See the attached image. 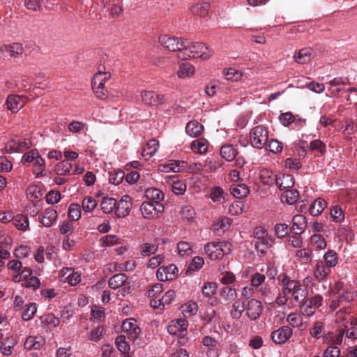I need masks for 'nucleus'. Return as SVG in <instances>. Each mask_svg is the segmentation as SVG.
Returning <instances> with one entry per match:
<instances>
[{
  "instance_id": "obj_1",
  "label": "nucleus",
  "mask_w": 357,
  "mask_h": 357,
  "mask_svg": "<svg viewBox=\"0 0 357 357\" xmlns=\"http://www.w3.org/2000/svg\"><path fill=\"white\" fill-rule=\"evenodd\" d=\"M277 279L282 293L291 296L295 304L300 305L304 301L306 293L299 281L290 279L285 273L278 275Z\"/></svg>"
},
{
  "instance_id": "obj_2",
  "label": "nucleus",
  "mask_w": 357,
  "mask_h": 357,
  "mask_svg": "<svg viewBox=\"0 0 357 357\" xmlns=\"http://www.w3.org/2000/svg\"><path fill=\"white\" fill-rule=\"evenodd\" d=\"M185 43H186L185 42ZM182 52V59L201 58L206 60L209 59L213 54V50H209L208 47L202 43H192L188 45L185 44Z\"/></svg>"
},
{
  "instance_id": "obj_3",
  "label": "nucleus",
  "mask_w": 357,
  "mask_h": 357,
  "mask_svg": "<svg viewBox=\"0 0 357 357\" xmlns=\"http://www.w3.org/2000/svg\"><path fill=\"white\" fill-rule=\"evenodd\" d=\"M231 250V244L225 242H210L204 245V251L211 260H218L228 255Z\"/></svg>"
},
{
  "instance_id": "obj_4",
  "label": "nucleus",
  "mask_w": 357,
  "mask_h": 357,
  "mask_svg": "<svg viewBox=\"0 0 357 357\" xmlns=\"http://www.w3.org/2000/svg\"><path fill=\"white\" fill-rule=\"evenodd\" d=\"M12 280L15 282H22V287L25 288H31L36 291L40 285V280L33 275V271L29 267H24L22 270L13 276Z\"/></svg>"
},
{
  "instance_id": "obj_5",
  "label": "nucleus",
  "mask_w": 357,
  "mask_h": 357,
  "mask_svg": "<svg viewBox=\"0 0 357 357\" xmlns=\"http://www.w3.org/2000/svg\"><path fill=\"white\" fill-rule=\"evenodd\" d=\"M250 284L259 293L261 298L268 297L271 294V287L266 282V275L256 272L250 275Z\"/></svg>"
},
{
  "instance_id": "obj_6",
  "label": "nucleus",
  "mask_w": 357,
  "mask_h": 357,
  "mask_svg": "<svg viewBox=\"0 0 357 357\" xmlns=\"http://www.w3.org/2000/svg\"><path fill=\"white\" fill-rule=\"evenodd\" d=\"M250 141L252 147L261 149L268 142V134L263 126H257L250 132Z\"/></svg>"
},
{
  "instance_id": "obj_7",
  "label": "nucleus",
  "mask_w": 357,
  "mask_h": 357,
  "mask_svg": "<svg viewBox=\"0 0 357 357\" xmlns=\"http://www.w3.org/2000/svg\"><path fill=\"white\" fill-rule=\"evenodd\" d=\"M159 42L169 51L178 52V56L181 59L185 40L165 35L159 38Z\"/></svg>"
},
{
  "instance_id": "obj_8",
  "label": "nucleus",
  "mask_w": 357,
  "mask_h": 357,
  "mask_svg": "<svg viewBox=\"0 0 357 357\" xmlns=\"http://www.w3.org/2000/svg\"><path fill=\"white\" fill-rule=\"evenodd\" d=\"M322 303L323 297L317 294L308 298H305L304 301L298 305L303 315L311 317L315 313L316 310L322 305Z\"/></svg>"
},
{
  "instance_id": "obj_9",
  "label": "nucleus",
  "mask_w": 357,
  "mask_h": 357,
  "mask_svg": "<svg viewBox=\"0 0 357 357\" xmlns=\"http://www.w3.org/2000/svg\"><path fill=\"white\" fill-rule=\"evenodd\" d=\"M140 211L142 216L146 219H154L158 218L164 211L162 204H155L151 202L145 201L141 206Z\"/></svg>"
},
{
  "instance_id": "obj_10",
  "label": "nucleus",
  "mask_w": 357,
  "mask_h": 357,
  "mask_svg": "<svg viewBox=\"0 0 357 357\" xmlns=\"http://www.w3.org/2000/svg\"><path fill=\"white\" fill-rule=\"evenodd\" d=\"M264 307L260 301L252 298L245 305V315L251 321L257 320L262 314Z\"/></svg>"
},
{
  "instance_id": "obj_11",
  "label": "nucleus",
  "mask_w": 357,
  "mask_h": 357,
  "mask_svg": "<svg viewBox=\"0 0 357 357\" xmlns=\"http://www.w3.org/2000/svg\"><path fill=\"white\" fill-rule=\"evenodd\" d=\"M293 330L289 326H283L272 331L271 334V340L278 345L285 344L292 336Z\"/></svg>"
},
{
  "instance_id": "obj_12",
  "label": "nucleus",
  "mask_w": 357,
  "mask_h": 357,
  "mask_svg": "<svg viewBox=\"0 0 357 357\" xmlns=\"http://www.w3.org/2000/svg\"><path fill=\"white\" fill-rule=\"evenodd\" d=\"M122 330L131 341H135L142 333V330L135 319H127L123 321Z\"/></svg>"
},
{
  "instance_id": "obj_13",
  "label": "nucleus",
  "mask_w": 357,
  "mask_h": 357,
  "mask_svg": "<svg viewBox=\"0 0 357 357\" xmlns=\"http://www.w3.org/2000/svg\"><path fill=\"white\" fill-rule=\"evenodd\" d=\"M132 206L131 197L127 195H123L119 202L116 201L115 215L118 218L127 216L131 210Z\"/></svg>"
},
{
  "instance_id": "obj_14",
  "label": "nucleus",
  "mask_w": 357,
  "mask_h": 357,
  "mask_svg": "<svg viewBox=\"0 0 357 357\" xmlns=\"http://www.w3.org/2000/svg\"><path fill=\"white\" fill-rule=\"evenodd\" d=\"M178 275V268L174 264L160 267L156 272L157 278L160 281L174 280Z\"/></svg>"
},
{
  "instance_id": "obj_15",
  "label": "nucleus",
  "mask_w": 357,
  "mask_h": 357,
  "mask_svg": "<svg viewBox=\"0 0 357 357\" xmlns=\"http://www.w3.org/2000/svg\"><path fill=\"white\" fill-rule=\"evenodd\" d=\"M58 213L56 210L52 207H47L44 209L38 217V222L44 227H50L56 221Z\"/></svg>"
},
{
  "instance_id": "obj_16",
  "label": "nucleus",
  "mask_w": 357,
  "mask_h": 357,
  "mask_svg": "<svg viewBox=\"0 0 357 357\" xmlns=\"http://www.w3.org/2000/svg\"><path fill=\"white\" fill-rule=\"evenodd\" d=\"M141 98L144 103L149 106H156L165 102L164 96L153 91H142Z\"/></svg>"
},
{
  "instance_id": "obj_17",
  "label": "nucleus",
  "mask_w": 357,
  "mask_h": 357,
  "mask_svg": "<svg viewBox=\"0 0 357 357\" xmlns=\"http://www.w3.org/2000/svg\"><path fill=\"white\" fill-rule=\"evenodd\" d=\"M26 101L25 96L10 95L6 100L7 108L13 113L17 112L25 105Z\"/></svg>"
},
{
  "instance_id": "obj_18",
  "label": "nucleus",
  "mask_w": 357,
  "mask_h": 357,
  "mask_svg": "<svg viewBox=\"0 0 357 357\" xmlns=\"http://www.w3.org/2000/svg\"><path fill=\"white\" fill-rule=\"evenodd\" d=\"M314 56V52L310 47H304L294 55V61L299 64L308 63Z\"/></svg>"
},
{
  "instance_id": "obj_19",
  "label": "nucleus",
  "mask_w": 357,
  "mask_h": 357,
  "mask_svg": "<svg viewBox=\"0 0 357 357\" xmlns=\"http://www.w3.org/2000/svg\"><path fill=\"white\" fill-rule=\"evenodd\" d=\"M31 142L28 139H10L6 144V148L11 152H22L30 147Z\"/></svg>"
},
{
  "instance_id": "obj_20",
  "label": "nucleus",
  "mask_w": 357,
  "mask_h": 357,
  "mask_svg": "<svg viewBox=\"0 0 357 357\" xmlns=\"http://www.w3.org/2000/svg\"><path fill=\"white\" fill-rule=\"evenodd\" d=\"M61 276L71 286L76 285L81 281V275L72 268H62L61 271Z\"/></svg>"
},
{
  "instance_id": "obj_21",
  "label": "nucleus",
  "mask_w": 357,
  "mask_h": 357,
  "mask_svg": "<svg viewBox=\"0 0 357 357\" xmlns=\"http://www.w3.org/2000/svg\"><path fill=\"white\" fill-rule=\"evenodd\" d=\"M45 344V340L42 336H29L26 338L24 347L26 349H40Z\"/></svg>"
},
{
  "instance_id": "obj_22",
  "label": "nucleus",
  "mask_w": 357,
  "mask_h": 357,
  "mask_svg": "<svg viewBox=\"0 0 357 357\" xmlns=\"http://www.w3.org/2000/svg\"><path fill=\"white\" fill-rule=\"evenodd\" d=\"M331 270L324 264V262L318 261L313 271L314 278L319 281L324 280L330 274Z\"/></svg>"
},
{
  "instance_id": "obj_23",
  "label": "nucleus",
  "mask_w": 357,
  "mask_h": 357,
  "mask_svg": "<svg viewBox=\"0 0 357 357\" xmlns=\"http://www.w3.org/2000/svg\"><path fill=\"white\" fill-rule=\"evenodd\" d=\"M292 223V229L295 234H301L307 226V220L304 215L297 214L293 217Z\"/></svg>"
},
{
  "instance_id": "obj_24",
  "label": "nucleus",
  "mask_w": 357,
  "mask_h": 357,
  "mask_svg": "<svg viewBox=\"0 0 357 357\" xmlns=\"http://www.w3.org/2000/svg\"><path fill=\"white\" fill-rule=\"evenodd\" d=\"M230 193L236 198L243 199L250 192L248 187L243 183H236L230 186Z\"/></svg>"
},
{
  "instance_id": "obj_25",
  "label": "nucleus",
  "mask_w": 357,
  "mask_h": 357,
  "mask_svg": "<svg viewBox=\"0 0 357 357\" xmlns=\"http://www.w3.org/2000/svg\"><path fill=\"white\" fill-rule=\"evenodd\" d=\"M4 50L8 52L12 57L22 55L24 52L22 44L17 43H13L8 46H0V59H2Z\"/></svg>"
},
{
  "instance_id": "obj_26",
  "label": "nucleus",
  "mask_w": 357,
  "mask_h": 357,
  "mask_svg": "<svg viewBox=\"0 0 357 357\" xmlns=\"http://www.w3.org/2000/svg\"><path fill=\"white\" fill-rule=\"evenodd\" d=\"M275 184L280 190H289L294 186V178L289 174H282L279 177L277 176Z\"/></svg>"
},
{
  "instance_id": "obj_27",
  "label": "nucleus",
  "mask_w": 357,
  "mask_h": 357,
  "mask_svg": "<svg viewBox=\"0 0 357 357\" xmlns=\"http://www.w3.org/2000/svg\"><path fill=\"white\" fill-rule=\"evenodd\" d=\"M203 130L204 126L195 120L189 121L185 127L186 133L192 137L199 136Z\"/></svg>"
},
{
  "instance_id": "obj_28",
  "label": "nucleus",
  "mask_w": 357,
  "mask_h": 357,
  "mask_svg": "<svg viewBox=\"0 0 357 357\" xmlns=\"http://www.w3.org/2000/svg\"><path fill=\"white\" fill-rule=\"evenodd\" d=\"M110 78V73L107 72H102L100 70L95 74L92 81V89L104 88L105 84L107 80Z\"/></svg>"
},
{
  "instance_id": "obj_29",
  "label": "nucleus",
  "mask_w": 357,
  "mask_h": 357,
  "mask_svg": "<svg viewBox=\"0 0 357 357\" xmlns=\"http://www.w3.org/2000/svg\"><path fill=\"white\" fill-rule=\"evenodd\" d=\"M145 196L149 199L148 202H151L155 204H162L161 202L164 199L163 192L158 188H149L145 191Z\"/></svg>"
},
{
  "instance_id": "obj_30",
  "label": "nucleus",
  "mask_w": 357,
  "mask_h": 357,
  "mask_svg": "<svg viewBox=\"0 0 357 357\" xmlns=\"http://www.w3.org/2000/svg\"><path fill=\"white\" fill-rule=\"evenodd\" d=\"M11 221L13 225L19 230L25 231L29 228V218L22 214L13 216Z\"/></svg>"
},
{
  "instance_id": "obj_31",
  "label": "nucleus",
  "mask_w": 357,
  "mask_h": 357,
  "mask_svg": "<svg viewBox=\"0 0 357 357\" xmlns=\"http://www.w3.org/2000/svg\"><path fill=\"white\" fill-rule=\"evenodd\" d=\"M16 344V339L13 336L6 337L0 347L1 353L4 356H10L12 354V349Z\"/></svg>"
},
{
  "instance_id": "obj_32",
  "label": "nucleus",
  "mask_w": 357,
  "mask_h": 357,
  "mask_svg": "<svg viewBox=\"0 0 357 357\" xmlns=\"http://www.w3.org/2000/svg\"><path fill=\"white\" fill-rule=\"evenodd\" d=\"M220 154L227 161H232L236 158L238 151L231 144H225L220 149Z\"/></svg>"
},
{
  "instance_id": "obj_33",
  "label": "nucleus",
  "mask_w": 357,
  "mask_h": 357,
  "mask_svg": "<svg viewBox=\"0 0 357 357\" xmlns=\"http://www.w3.org/2000/svg\"><path fill=\"white\" fill-rule=\"evenodd\" d=\"M326 205L327 203L324 199L321 198H317L310 205L309 208L310 213L312 216H317L321 214V212L325 209Z\"/></svg>"
},
{
  "instance_id": "obj_34",
  "label": "nucleus",
  "mask_w": 357,
  "mask_h": 357,
  "mask_svg": "<svg viewBox=\"0 0 357 357\" xmlns=\"http://www.w3.org/2000/svg\"><path fill=\"white\" fill-rule=\"evenodd\" d=\"M324 265L328 267L331 270L334 268L338 263V255L333 250H328L324 255Z\"/></svg>"
},
{
  "instance_id": "obj_35",
  "label": "nucleus",
  "mask_w": 357,
  "mask_h": 357,
  "mask_svg": "<svg viewBox=\"0 0 357 357\" xmlns=\"http://www.w3.org/2000/svg\"><path fill=\"white\" fill-rule=\"evenodd\" d=\"M159 148V142L155 139H150L143 148L142 153V156H148V158H151L158 151Z\"/></svg>"
},
{
  "instance_id": "obj_36",
  "label": "nucleus",
  "mask_w": 357,
  "mask_h": 357,
  "mask_svg": "<svg viewBox=\"0 0 357 357\" xmlns=\"http://www.w3.org/2000/svg\"><path fill=\"white\" fill-rule=\"evenodd\" d=\"M127 279L128 278L124 273H117L109 280L108 285L110 288L116 289L124 285Z\"/></svg>"
},
{
  "instance_id": "obj_37",
  "label": "nucleus",
  "mask_w": 357,
  "mask_h": 357,
  "mask_svg": "<svg viewBox=\"0 0 357 357\" xmlns=\"http://www.w3.org/2000/svg\"><path fill=\"white\" fill-rule=\"evenodd\" d=\"M116 207V199L112 197H105L100 204V208L105 214H110L115 212Z\"/></svg>"
},
{
  "instance_id": "obj_38",
  "label": "nucleus",
  "mask_w": 357,
  "mask_h": 357,
  "mask_svg": "<svg viewBox=\"0 0 357 357\" xmlns=\"http://www.w3.org/2000/svg\"><path fill=\"white\" fill-rule=\"evenodd\" d=\"M210 10V4L208 2H199L194 4L191 8V12L194 15L205 17Z\"/></svg>"
},
{
  "instance_id": "obj_39",
  "label": "nucleus",
  "mask_w": 357,
  "mask_h": 357,
  "mask_svg": "<svg viewBox=\"0 0 357 357\" xmlns=\"http://www.w3.org/2000/svg\"><path fill=\"white\" fill-rule=\"evenodd\" d=\"M259 179L264 185H273L275 183L277 176L268 169H262L259 172Z\"/></svg>"
},
{
  "instance_id": "obj_40",
  "label": "nucleus",
  "mask_w": 357,
  "mask_h": 357,
  "mask_svg": "<svg viewBox=\"0 0 357 357\" xmlns=\"http://www.w3.org/2000/svg\"><path fill=\"white\" fill-rule=\"evenodd\" d=\"M195 68L191 63L184 62L180 64L179 69L177 71V75L179 78L184 79L192 75L195 73Z\"/></svg>"
},
{
  "instance_id": "obj_41",
  "label": "nucleus",
  "mask_w": 357,
  "mask_h": 357,
  "mask_svg": "<svg viewBox=\"0 0 357 357\" xmlns=\"http://www.w3.org/2000/svg\"><path fill=\"white\" fill-rule=\"evenodd\" d=\"M190 148L195 153H205L208 149V142L204 139H198L191 143Z\"/></svg>"
},
{
  "instance_id": "obj_42",
  "label": "nucleus",
  "mask_w": 357,
  "mask_h": 357,
  "mask_svg": "<svg viewBox=\"0 0 357 357\" xmlns=\"http://www.w3.org/2000/svg\"><path fill=\"white\" fill-rule=\"evenodd\" d=\"M299 192L297 190H286L281 195V200L288 204H294L298 200Z\"/></svg>"
},
{
  "instance_id": "obj_43",
  "label": "nucleus",
  "mask_w": 357,
  "mask_h": 357,
  "mask_svg": "<svg viewBox=\"0 0 357 357\" xmlns=\"http://www.w3.org/2000/svg\"><path fill=\"white\" fill-rule=\"evenodd\" d=\"M217 284L213 282H204L202 287V293L203 296L207 298H211L216 294Z\"/></svg>"
},
{
  "instance_id": "obj_44",
  "label": "nucleus",
  "mask_w": 357,
  "mask_h": 357,
  "mask_svg": "<svg viewBox=\"0 0 357 357\" xmlns=\"http://www.w3.org/2000/svg\"><path fill=\"white\" fill-rule=\"evenodd\" d=\"M244 311V303L239 300H236L232 303L230 315L233 319H239Z\"/></svg>"
},
{
  "instance_id": "obj_45",
  "label": "nucleus",
  "mask_w": 357,
  "mask_h": 357,
  "mask_svg": "<svg viewBox=\"0 0 357 357\" xmlns=\"http://www.w3.org/2000/svg\"><path fill=\"white\" fill-rule=\"evenodd\" d=\"M177 250L178 254L183 257H190L193 252L190 243L183 241L177 243Z\"/></svg>"
},
{
  "instance_id": "obj_46",
  "label": "nucleus",
  "mask_w": 357,
  "mask_h": 357,
  "mask_svg": "<svg viewBox=\"0 0 357 357\" xmlns=\"http://www.w3.org/2000/svg\"><path fill=\"white\" fill-rule=\"evenodd\" d=\"M33 167V171L37 176H42L45 171V160L39 155L36 159L31 165Z\"/></svg>"
},
{
  "instance_id": "obj_47",
  "label": "nucleus",
  "mask_w": 357,
  "mask_h": 357,
  "mask_svg": "<svg viewBox=\"0 0 357 357\" xmlns=\"http://www.w3.org/2000/svg\"><path fill=\"white\" fill-rule=\"evenodd\" d=\"M198 310V305L195 302H188L181 305L182 314L185 317L195 315Z\"/></svg>"
},
{
  "instance_id": "obj_48",
  "label": "nucleus",
  "mask_w": 357,
  "mask_h": 357,
  "mask_svg": "<svg viewBox=\"0 0 357 357\" xmlns=\"http://www.w3.org/2000/svg\"><path fill=\"white\" fill-rule=\"evenodd\" d=\"M195 211L190 206H185L180 211V215L183 221L191 222L195 217Z\"/></svg>"
},
{
  "instance_id": "obj_49",
  "label": "nucleus",
  "mask_w": 357,
  "mask_h": 357,
  "mask_svg": "<svg viewBox=\"0 0 357 357\" xmlns=\"http://www.w3.org/2000/svg\"><path fill=\"white\" fill-rule=\"evenodd\" d=\"M40 319L42 324L48 327H56L60 323L59 319L51 313L41 316Z\"/></svg>"
},
{
  "instance_id": "obj_50",
  "label": "nucleus",
  "mask_w": 357,
  "mask_h": 357,
  "mask_svg": "<svg viewBox=\"0 0 357 357\" xmlns=\"http://www.w3.org/2000/svg\"><path fill=\"white\" fill-rule=\"evenodd\" d=\"M73 164L67 160L59 162L55 167V171L59 175L70 174Z\"/></svg>"
},
{
  "instance_id": "obj_51",
  "label": "nucleus",
  "mask_w": 357,
  "mask_h": 357,
  "mask_svg": "<svg viewBox=\"0 0 357 357\" xmlns=\"http://www.w3.org/2000/svg\"><path fill=\"white\" fill-rule=\"evenodd\" d=\"M115 344L118 350L122 354H128L130 349L128 342L126 340L124 335H119L116 337Z\"/></svg>"
},
{
  "instance_id": "obj_52",
  "label": "nucleus",
  "mask_w": 357,
  "mask_h": 357,
  "mask_svg": "<svg viewBox=\"0 0 357 357\" xmlns=\"http://www.w3.org/2000/svg\"><path fill=\"white\" fill-rule=\"evenodd\" d=\"M37 311V307L36 303H30L26 304L25 306V309L24 310L22 314V318L24 321H29L31 320L35 315Z\"/></svg>"
},
{
  "instance_id": "obj_53",
  "label": "nucleus",
  "mask_w": 357,
  "mask_h": 357,
  "mask_svg": "<svg viewBox=\"0 0 357 357\" xmlns=\"http://www.w3.org/2000/svg\"><path fill=\"white\" fill-rule=\"evenodd\" d=\"M324 324L321 321H316L310 328L309 333L312 337L315 339H319L321 334L324 333Z\"/></svg>"
},
{
  "instance_id": "obj_54",
  "label": "nucleus",
  "mask_w": 357,
  "mask_h": 357,
  "mask_svg": "<svg viewBox=\"0 0 357 357\" xmlns=\"http://www.w3.org/2000/svg\"><path fill=\"white\" fill-rule=\"evenodd\" d=\"M97 206L96 200L90 196L85 197L82 202V207L84 211L89 213L93 211Z\"/></svg>"
},
{
  "instance_id": "obj_55",
  "label": "nucleus",
  "mask_w": 357,
  "mask_h": 357,
  "mask_svg": "<svg viewBox=\"0 0 357 357\" xmlns=\"http://www.w3.org/2000/svg\"><path fill=\"white\" fill-rule=\"evenodd\" d=\"M184 167V162L181 161H169V163L163 166V171L169 172H179Z\"/></svg>"
},
{
  "instance_id": "obj_56",
  "label": "nucleus",
  "mask_w": 357,
  "mask_h": 357,
  "mask_svg": "<svg viewBox=\"0 0 357 357\" xmlns=\"http://www.w3.org/2000/svg\"><path fill=\"white\" fill-rule=\"evenodd\" d=\"M296 257L303 264H307L311 261L312 259V250L308 248H303L296 251Z\"/></svg>"
},
{
  "instance_id": "obj_57",
  "label": "nucleus",
  "mask_w": 357,
  "mask_h": 357,
  "mask_svg": "<svg viewBox=\"0 0 357 357\" xmlns=\"http://www.w3.org/2000/svg\"><path fill=\"white\" fill-rule=\"evenodd\" d=\"M224 75L225 76L226 79L230 80L232 82H236L241 80L243 77V73L239 72L235 68H228L224 70Z\"/></svg>"
},
{
  "instance_id": "obj_58",
  "label": "nucleus",
  "mask_w": 357,
  "mask_h": 357,
  "mask_svg": "<svg viewBox=\"0 0 357 357\" xmlns=\"http://www.w3.org/2000/svg\"><path fill=\"white\" fill-rule=\"evenodd\" d=\"M310 243L317 249L324 250L326 248L327 243L324 238L320 234H314L310 237Z\"/></svg>"
},
{
  "instance_id": "obj_59",
  "label": "nucleus",
  "mask_w": 357,
  "mask_h": 357,
  "mask_svg": "<svg viewBox=\"0 0 357 357\" xmlns=\"http://www.w3.org/2000/svg\"><path fill=\"white\" fill-rule=\"evenodd\" d=\"M344 336V331L342 330L339 331V333L336 335H333L332 333H328L324 337V340L326 342L329 340L332 345L337 346L340 344L342 342Z\"/></svg>"
},
{
  "instance_id": "obj_60",
  "label": "nucleus",
  "mask_w": 357,
  "mask_h": 357,
  "mask_svg": "<svg viewBox=\"0 0 357 357\" xmlns=\"http://www.w3.org/2000/svg\"><path fill=\"white\" fill-rule=\"evenodd\" d=\"M68 217L73 221H77L81 218V209L79 204L73 203L69 206Z\"/></svg>"
},
{
  "instance_id": "obj_61",
  "label": "nucleus",
  "mask_w": 357,
  "mask_h": 357,
  "mask_svg": "<svg viewBox=\"0 0 357 357\" xmlns=\"http://www.w3.org/2000/svg\"><path fill=\"white\" fill-rule=\"evenodd\" d=\"M244 203L242 201H235L228 208V213L231 215H238L243 213Z\"/></svg>"
},
{
  "instance_id": "obj_62",
  "label": "nucleus",
  "mask_w": 357,
  "mask_h": 357,
  "mask_svg": "<svg viewBox=\"0 0 357 357\" xmlns=\"http://www.w3.org/2000/svg\"><path fill=\"white\" fill-rule=\"evenodd\" d=\"M331 215L334 222H341L344 220V212L339 206H333L331 208Z\"/></svg>"
},
{
  "instance_id": "obj_63",
  "label": "nucleus",
  "mask_w": 357,
  "mask_h": 357,
  "mask_svg": "<svg viewBox=\"0 0 357 357\" xmlns=\"http://www.w3.org/2000/svg\"><path fill=\"white\" fill-rule=\"evenodd\" d=\"M158 245L152 243H144L141 245L140 253L142 256L146 257L154 254L158 250Z\"/></svg>"
},
{
  "instance_id": "obj_64",
  "label": "nucleus",
  "mask_w": 357,
  "mask_h": 357,
  "mask_svg": "<svg viewBox=\"0 0 357 357\" xmlns=\"http://www.w3.org/2000/svg\"><path fill=\"white\" fill-rule=\"evenodd\" d=\"M266 144V149L275 154L280 153L282 150V144L277 139H271Z\"/></svg>"
}]
</instances>
